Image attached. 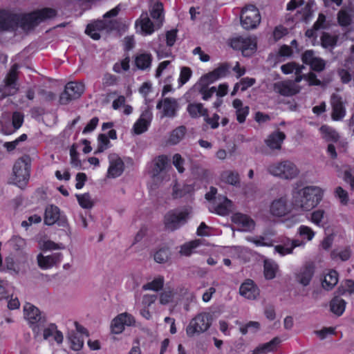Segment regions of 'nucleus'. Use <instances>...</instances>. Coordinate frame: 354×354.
<instances>
[{
	"label": "nucleus",
	"mask_w": 354,
	"mask_h": 354,
	"mask_svg": "<svg viewBox=\"0 0 354 354\" xmlns=\"http://www.w3.org/2000/svg\"><path fill=\"white\" fill-rule=\"evenodd\" d=\"M59 208L54 205L46 207L44 212V223L47 225H53L59 218Z\"/></svg>",
	"instance_id": "obj_20"
},
{
	"label": "nucleus",
	"mask_w": 354,
	"mask_h": 354,
	"mask_svg": "<svg viewBox=\"0 0 354 354\" xmlns=\"http://www.w3.org/2000/svg\"><path fill=\"white\" fill-rule=\"evenodd\" d=\"M337 23L341 27H348L352 24V16L346 10L341 9L337 15Z\"/></svg>",
	"instance_id": "obj_42"
},
{
	"label": "nucleus",
	"mask_w": 354,
	"mask_h": 354,
	"mask_svg": "<svg viewBox=\"0 0 354 354\" xmlns=\"http://www.w3.org/2000/svg\"><path fill=\"white\" fill-rule=\"evenodd\" d=\"M268 172L283 180H292L297 177L299 170L296 165L290 160H286L269 165Z\"/></svg>",
	"instance_id": "obj_5"
},
{
	"label": "nucleus",
	"mask_w": 354,
	"mask_h": 354,
	"mask_svg": "<svg viewBox=\"0 0 354 354\" xmlns=\"http://www.w3.org/2000/svg\"><path fill=\"white\" fill-rule=\"evenodd\" d=\"M135 323L136 320L131 315L127 313H121L113 319L111 325V332L120 334L124 330V326H133Z\"/></svg>",
	"instance_id": "obj_10"
},
{
	"label": "nucleus",
	"mask_w": 354,
	"mask_h": 354,
	"mask_svg": "<svg viewBox=\"0 0 354 354\" xmlns=\"http://www.w3.org/2000/svg\"><path fill=\"white\" fill-rule=\"evenodd\" d=\"M19 68V65L17 63L12 65L10 71H8L6 78H5V84L7 86H10L15 84L18 79V69Z\"/></svg>",
	"instance_id": "obj_43"
},
{
	"label": "nucleus",
	"mask_w": 354,
	"mask_h": 354,
	"mask_svg": "<svg viewBox=\"0 0 354 354\" xmlns=\"http://www.w3.org/2000/svg\"><path fill=\"white\" fill-rule=\"evenodd\" d=\"M286 138L283 132L277 130L270 134L265 142L270 149L280 150Z\"/></svg>",
	"instance_id": "obj_14"
},
{
	"label": "nucleus",
	"mask_w": 354,
	"mask_h": 354,
	"mask_svg": "<svg viewBox=\"0 0 354 354\" xmlns=\"http://www.w3.org/2000/svg\"><path fill=\"white\" fill-rule=\"evenodd\" d=\"M324 191L322 188L308 185L292 192V205L302 211H310L322 201Z\"/></svg>",
	"instance_id": "obj_2"
},
{
	"label": "nucleus",
	"mask_w": 354,
	"mask_h": 354,
	"mask_svg": "<svg viewBox=\"0 0 354 354\" xmlns=\"http://www.w3.org/2000/svg\"><path fill=\"white\" fill-rule=\"evenodd\" d=\"M24 317L28 321L34 333L38 335L46 322V317L34 305L26 303L24 307Z\"/></svg>",
	"instance_id": "obj_7"
},
{
	"label": "nucleus",
	"mask_w": 354,
	"mask_h": 354,
	"mask_svg": "<svg viewBox=\"0 0 354 354\" xmlns=\"http://www.w3.org/2000/svg\"><path fill=\"white\" fill-rule=\"evenodd\" d=\"M332 113L331 118L334 121L343 119L346 115V109L342 97L333 94L331 97Z\"/></svg>",
	"instance_id": "obj_12"
},
{
	"label": "nucleus",
	"mask_w": 354,
	"mask_h": 354,
	"mask_svg": "<svg viewBox=\"0 0 354 354\" xmlns=\"http://www.w3.org/2000/svg\"><path fill=\"white\" fill-rule=\"evenodd\" d=\"M232 221L242 227L244 231H250L255 226L254 221L249 216L240 212L233 215Z\"/></svg>",
	"instance_id": "obj_18"
},
{
	"label": "nucleus",
	"mask_w": 354,
	"mask_h": 354,
	"mask_svg": "<svg viewBox=\"0 0 354 354\" xmlns=\"http://www.w3.org/2000/svg\"><path fill=\"white\" fill-rule=\"evenodd\" d=\"M186 127L185 126H180L174 129L169 134V137L167 142L171 145H175L179 143L186 133Z\"/></svg>",
	"instance_id": "obj_31"
},
{
	"label": "nucleus",
	"mask_w": 354,
	"mask_h": 354,
	"mask_svg": "<svg viewBox=\"0 0 354 354\" xmlns=\"http://www.w3.org/2000/svg\"><path fill=\"white\" fill-rule=\"evenodd\" d=\"M118 78L112 74L106 73L104 75L102 82L104 86H113L117 84Z\"/></svg>",
	"instance_id": "obj_62"
},
{
	"label": "nucleus",
	"mask_w": 354,
	"mask_h": 354,
	"mask_svg": "<svg viewBox=\"0 0 354 354\" xmlns=\"http://www.w3.org/2000/svg\"><path fill=\"white\" fill-rule=\"evenodd\" d=\"M172 162L174 166L176 168L179 173H183L185 168L183 167L185 160L182 158L179 153H175L172 158Z\"/></svg>",
	"instance_id": "obj_56"
},
{
	"label": "nucleus",
	"mask_w": 354,
	"mask_h": 354,
	"mask_svg": "<svg viewBox=\"0 0 354 354\" xmlns=\"http://www.w3.org/2000/svg\"><path fill=\"white\" fill-rule=\"evenodd\" d=\"M187 110L192 118L207 115V110L201 103L189 104Z\"/></svg>",
	"instance_id": "obj_39"
},
{
	"label": "nucleus",
	"mask_w": 354,
	"mask_h": 354,
	"mask_svg": "<svg viewBox=\"0 0 354 354\" xmlns=\"http://www.w3.org/2000/svg\"><path fill=\"white\" fill-rule=\"evenodd\" d=\"M261 22V15L258 8L253 5L245 6L241 11V23L243 28H256Z\"/></svg>",
	"instance_id": "obj_9"
},
{
	"label": "nucleus",
	"mask_w": 354,
	"mask_h": 354,
	"mask_svg": "<svg viewBox=\"0 0 354 354\" xmlns=\"http://www.w3.org/2000/svg\"><path fill=\"white\" fill-rule=\"evenodd\" d=\"M239 293L248 299L254 300L259 297L260 290L253 280L248 279L241 284Z\"/></svg>",
	"instance_id": "obj_11"
},
{
	"label": "nucleus",
	"mask_w": 354,
	"mask_h": 354,
	"mask_svg": "<svg viewBox=\"0 0 354 354\" xmlns=\"http://www.w3.org/2000/svg\"><path fill=\"white\" fill-rule=\"evenodd\" d=\"M304 68V66H301L295 62H288L281 66V72L283 74L288 75L295 73V81L296 82H299L303 79L302 70Z\"/></svg>",
	"instance_id": "obj_17"
},
{
	"label": "nucleus",
	"mask_w": 354,
	"mask_h": 354,
	"mask_svg": "<svg viewBox=\"0 0 354 354\" xmlns=\"http://www.w3.org/2000/svg\"><path fill=\"white\" fill-rule=\"evenodd\" d=\"M38 266L44 270L49 269L54 266L50 256H44L42 254H39L37 257Z\"/></svg>",
	"instance_id": "obj_50"
},
{
	"label": "nucleus",
	"mask_w": 354,
	"mask_h": 354,
	"mask_svg": "<svg viewBox=\"0 0 354 354\" xmlns=\"http://www.w3.org/2000/svg\"><path fill=\"white\" fill-rule=\"evenodd\" d=\"M97 140H98V142H99L98 148H97L98 152L103 151L110 145V141H109V137L106 134L100 133L98 136Z\"/></svg>",
	"instance_id": "obj_57"
},
{
	"label": "nucleus",
	"mask_w": 354,
	"mask_h": 354,
	"mask_svg": "<svg viewBox=\"0 0 354 354\" xmlns=\"http://www.w3.org/2000/svg\"><path fill=\"white\" fill-rule=\"evenodd\" d=\"M192 212V208L190 206L168 211L163 219L165 229L171 232L180 229L187 223Z\"/></svg>",
	"instance_id": "obj_4"
},
{
	"label": "nucleus",
	"mask_w": 354,
	"mask_h": 354,
	"mask_svg": "<svg viewBox=\"0 0 354 354\" xmlns=\"http://www.w3.org/2000/svg\"><path fill=\"white\" fill-rule=\"evenodd\" d=\"M314 30L326 29L328 28V24L326 23V17L324 13H319L318 15L317 19L313 24Z\"/></svg>",
	"instance_id": "obj_55"
},
{
	"label": "nucleus",
	"mask_w": 354,
	"mask_h": 354,
	"mask_svg": "<svg viewBox=\"0 0 354 354\" xmlns=\"http://www.w3.org/2000/svg\"><path fill=\"white\" fill-rule=\"evenodd\" d=\"M192 75V71L190 68L184 66L181 68L180 76L178 78L179 86H182L187 83Z\"/></svg>",
	"instance_id": "obj_52"
},
{
	"label": "nucleus",
	"mask_w": 354,
	"mask_h": 354,
	"mask_svg": "<svg viewBox=\"0 0 354 354\" xmlns=\"http://www.w3.org/2000/svg\"><path fill=\"white\" fill-rule=\"evenodd\" d=\"M192 187L189 185H184L182 187L174 185L173 187L172 197L174 199L180 198L190 194Z\"/></svg>",
	"instance_id": "obj_47"
},
{
	"label": "nucleus",
	"mask_w": 354,
	"mask_h": 354,
	"mask_svg": "<svg viewBox=\"0 0 354 354\" xmlns=\"http://www.w3.org/2000/svg\"><path fill=\"white\" fill-rule=\"evenodd\" d=\"M335 194V196L339 198L342 205H347L349 198L348 192L346 190H344L342 187L339 186L336 187Z\"/></svg>",
	"instance_id": "obj_58"
},
{
	"label": "nucleus",
	"mask_w": 354,
	"mask_h": 354,
	"mask_svg": "<svg viewBox=\"0 0 354 354\" xmlns=\"http://www.w3.org/2000/svg\"><path fill=\"white\" fill-rule=\"evenodd\" d=\"M231 66L227 62L221 64L217 68L212 71L209 72L201 77L198 82L192 87V88H218L227 89L229 86L227 83L220 84L218 87L209 86L220 79L226 77L230 73Z\"/></svg>",
	"instance_id": "obj_3"
},
{
	"label": "nucleus",
	"mask_w": 354,
	"mask_h": 354,
	"mask_svg": "<svg viewBox=\"0 0 354 354\" xmlns=\"http://www.w3.org/2000/svg\"><path fill=\"white\" fill-rule=\"evenodd\" d=\"M346 301L339 296L334 297L330 301V311L337 316H341L345 311Z\"/></svg>",
	"instance_id": "obj_29"
},
{
	"label": "nucleus",
	"mask_w": 354,
	"mask_h": 354,
	"mask_svg": "<svg viewBox=\"0 0 354 354\" xmlns=\"http://www.w3.org/2000/svg\"><path fill=\"white\" fill-rule=\"evenodd\" d=\"M242 46H243V55L245 57L250 56L251 54L254 53L257 50V41L255 39L250 37H241Z\"/></svg>",
	"instance_id": "obj_34"
},
{
	"label": "nucleus",
	"mask_w": 354,
	"mask_h": 354,
	"mask_svg": "<svg viewBox=\"0 0 354 354\" xmlns=\"http://www.w3.org/2000/svg\"><path fill=\"white\" fill-rule=\"evenodd\" d=\"M250 109L248 106L236 111V120L239 123H243L249 114Z\"/></svg>",
	"instance_id": "obj_63"
},
{
	"label": "nucleus",
	"mask_w": 354,
	"mask_h": 354,
	"mask_svg": "<svg viewBox=\"0 0 354 354\" xmlns=\"http://www.w3.org/2000/svg\"><path fill=\"white\" fill-rule=\"evenodd\" d=\"M326 66L325 61L320 58V57H316L313 62L310 64V67L313 71H317V72H321L322 71Z\"/></svg>",
	"instance_id": "obj_59"
},
{
	"label": "nucleus",
	"mask_w": 354,
	"mask_h": 354,
	"mask_svg": "<svg viewBox=\"0 0 354 354\" xmlns=\"http://www.w3.org/2000/svg\"><path fill=\"white\" fill-rule=\"evenodd\" d=\"M288 33L287 28L281 25L277 26L273 30V37L275 41H279Z\"/></svg>",
	"instance_id": "obj_64"
},
{
	"label": "nucleus",
	"mask_w": 354,
	"mask_h": 354,
	"mask_svg": "<svg viewBox=\"0 0 354 354\" xmlns=\"http://www.w3.org/2000/svg\"><path fill=\"white\" fill-rule=\"evenodd\" d=\"M298 232L301 237L306 238L308 241H311L315 236V232L308 226L301 225Z\"/></svg>",
	"instance_id": "obj_53"
},
{
	"label": "nucleus",
	"mask_w": 354,
	"mask_h": 354,
	"mask_svg": "<svg viewBox=\"0 0 354 354\" xmlns=\"http://www.w3.org/2000/svg\"><path fill=\"white\" fill-rule=\"evenodd\" d=\"M339 274L335 270H330L327 274L324 275L322 281V287L327 290H332L338 283Z\"/></svg>",
	"instance_id": "obj_24"
},
{
	"label": "nucleus",
	"mask_w": 354,
	"mask_h": 354,
	"mask_svg": "<svg viewBox=\"0 0 354 354\" xmlns=\"http://www.w3.org/2000/svg\"><path fill=\"white\" fill-rule=\"evenodd\" d=\"M10 248L15 251H21L26 245V241L19 235H14L8 241Z\"/></svg>",
	"instance_id": "obj_45"
},
{
	"label": "nucleus",
	"mask_w": 354,
	"mask_h": 354,
	"mask_svg": "<svg viewBox=\"0 0 354 354\" xmlns=\"http://www.w3.org/2000/svg\"><path fill=\"white\" fill-rule=\"evenodd\" d=\"M212 317L209 313H201L196 315L186 328L187 336L193 337L208 330L212 325Z\"/></svg>",
	"instance_id": "obj_8"
},
{
	"label": "nucleus",
	"mask_w": 354,
	"mask_h": 354,
	"mask_svg": "<svg viewBox=\"0 0 354 354\" xmlns=\"http://www.w3.org/2000/svg\"><path fill=\"white\" fill-rule=\"evenodd\" d=\"M84 90H63L59 95V102L60 104H68L72 100L81 97Z\"/></svg>",
	"instance_id": "obj_25"
},
{
	"label": "nucleus",
	"mask_w": 354,
	"mask_h": 354,
	"mask_svg": "<svg viewBox=\"0 0 354 354\" xmlns=\"http://www.w3.org/2000/svg\"><path fill=\"white\" fill-rule=\"evenodd\" d=\"M153 167L151 170L153 177L158 176L168 165L169 158L166 155H160L154 159Z\"/></svg>",
	"instance_id": "obj_28"
},
{
	"label": "nucleus",
	"mask_w": 354,
	"mask_h": 354,
	"mask_svg": "<svg viewBox=\"0 0 354 354\" xmlns=\"http://www.w3.org/2000/svg\"><path fill=\"white\" fill-rule=\"evenodd\" d=\"M68 340L71 344V349L80 351L84 346V337L75 331L72 330L68 333Z\"/></svg>",
	"instance_id": "obj_35"
},
{
	"label": "nucleus",
	"mask_w": 354,
	"mask_h": 354,
	"mask_svg": "<svg viewBox=\"0 0 354 354\" xmlns=\"http://www.w3.org/2000/svg\"><path fill=\"white\" fill-rule=\"evenodd\" d=\"M342 290L339 288V292L341 294H344L348 292L349 294L354 292V281L352 279H346L342 285Z\"/></svg>",
	"instance_id": "obj_60"
},
{
	"label": "nucleus",
	"mask_w": 354,
	"mask_h": 354,
	"mask_svg": "<svg viewBox=\"0 0 354 354\" xmlns=\"http://www.w3.org/2000/svg\"><path fill=\"white\" fill-rule=\"evenodd\" d=\"M31 168V158L28 155L23 156L18 158L13 166V174L15 176V184L24 188L28 184Z\"/></svg>",
	"instance_id": "obj_6"
},
{
	"label": "nucleus",
	"mask_w": 354,
	"mask_h": 354,
	"mask_svg": "<svg viewBox=\"0 0 354 354\" xmlns=\"http://www.w3.org/2000/svg\"><path fill=\"white\" fill-rule=\"evenodd\" d=\"M178 30L176 29H171L166 32V44L169 47H172L177 39Z\"/></svg>",
	"instance_id": "obj_61"
},
{
	"label": "nucleus",
	"mask_w": 354,
	"mask_h": 354,
	"mask_svg": "<svg viewBox=\"0 0 354 354\" xmlns=\"http://www.w3.org/2000/svg\"><path fill=\"white\" fill-rule=\"evenodd\" d=\"M351 256V249L350 246H346L340 251L333 250L330 252V257L333 260L340 259L342 261H348Z\"/></svg>",
	"instance_id": "obj_40"
},
{
	"label": "nucleus",
	"mask_w": 354,
	"mask_h": 354,
	"mask_svg": "<svg viewBox=\"0 0 354 354\" xmlns=\"http://www.w3.org/2000/svg\"><path fill=\"white\" fill-rule=\"evenodd\" d=\"M138 26L140 27V30L145 35H150L154 32V25L147 14L145 17L142 15L141 17L136 21V26L138 27Z\"/></svg>",
	"instance_id": "obj_23"
},
{
	"label": "nucleus",
	"mask_w": 354,
	"mask_h": 354,
	"mask_svg": "<svg viewBox=\"0 0 354 354\" xmlns=\"http://www.w3.org/2000/svg\"><path fill=\"white\" fill-rule=\"evenodd\" d=\"M57 11L50 8L36 10L28 13H15L6 9H0V32H15L19 28L30 30L41 22L55 17Z\"/></svg>",
	"instance_id": "obj_1"
},
{
	"label": "nucleus",
	"mask_w": 354,
	"mask_h": 354,
	"mask_svg": "<svg viewBox=\"0 0 354 354\" xmlns=\"http://www.w3.org/2000/svg\"><path fill=\"white\" fill-rule=\"evenodd\" d=\"M278 266L273 261L265 260L263 263V274L266 279L271 280L276 277Z\"/></svg>",
	"instance_id": "obj_36"
},
{
	"label": "nucleus",
	"mask_w": 354,
	"mask_h": 354,
	"mask_svg": "<svg viewBox=\"0 0 354 354\" xmlns=\"http://www.w3.org/2000/svg\"><path fill=\"white\" fill-rule=\"evenodd\" d=\"M76 198L79 205L84 209H91L93 205L88 193L76 194Z\"/></svg>",
	"instance_id": "obj_49"
},
{
	"label": "nucleus",
	"mask_w": 354,
	"mask_h": 354,
	"mask_svg": "<svg viewBox=\"0 0 354 354\" xmlns=\"http://www.w3.org/2000/svg\"><path fill=\"white\" fill-rule=\"evenodd\" d=\"M163 4L161 2H156L150 10V15L153 19L162 21L163 19Z\"/></svg>",
	"instance_id": "obj_48"
},
{
	"label": "nucleus",
	"mask_w": 354,
	"mask_h": 354,
	"mask_svg": "<svg viewBox=\"0 0 354 354\" xmlns=\"http://www.w3.org/2000/svg\"><path fill=\"white\" fill-rule=\"evenodd\" d=\"M106 25L103 20H97L86 26L85 32L92 39L97 40L100 38L99 31L105 29Z\"/></svg>",
	"instance_id": "obj_19"
},
{
	"label": "nucleus",
	"mask_w": 354,
	"mask_h": 354,
	"mask_svg": "<svg viewBox=\"0 0 354 354\" xmlns=\"http://www.w3.org/2000/svg\"><path fill=\"white\" fill-rule=\"evenodd\" d=\"M151 114L149 112L142 113L138 120L133 124V131L137 135H140L148 130L151 124Z\"/></svg>",
	"instance_id": "obj_15"
},
{
	"label": "nucleus",
	"mask_w": 354,
	"mask_h": 354,
	"mask_svg": "<svg viewBox=\"0 0 354 354\" xmlns=\"http://www.w3.org/2000/svg\"><path fill=\"white\" fill-rule=\"evenodd\" d=\"M164 283V277L160 275L154 278L151 282H148L144 284L142 289L144 290L158 291L163 288Z\"/></svg>",
	"instance_id": "obj_41"
},
{
	"label": "nucleus",
	"mask_w": 354,
	"mask_h": 354,
	"mask_svg": "<svg viewBox=\"0 0 354 354\" xmlns=\"http://www.w3.org/2000/svg\"><path fill=\"white\" fill-rule=\"evenodd\" d=\"M24 121V115L22 113L19 111H15L12 115V124L14 128L12 130L11 127H3L2 132L5 135H11L15 131L19 129L23 124Z\"/></svg>",
	"instance_id": "obj_21"
},
{
	"label": "nucleus",
	"mask_w": 354,
	"mask_h": 354,
	"mask_svg": "<svg viewBox=\"0 0 354 354\" xmlns=\"http://www.w3.org/2000/svg\"><path fill=\"white\" fill-rule=\"evenodd\" d=\"M129 63L130 58L129 56H127L123 59L120 61V62H116L113 67V69L115 72L120 73L122 71H127L129 69Z\"/></svg>",
	"instance_id": "obj_51"
},
{
	"label": "nucleus",
	"mask_w": 354,
	"mask_h": 354,
	"mask_svg": "<svg viewBox=\"0 0 354 354\" xmlns=\"http://www.w3.org/2000/svg\"><path fill=\"white\" fill-rule=\"evenodd\" d=\"M270 212L276 216H283L287 212L286 200L283 198L274 200L270 205Z\"/></svg>",
	"instance_id": "obj_27"
},
{
	"label": "nucleus",
	"mask_w": 354,
	"mask_h": 354,
	"mask_svg": "<svg viewBox=\"0 0 354 354\" xmlns=\"http://www.w3.org/2000/svg\"><path fill=\"white\" fill-rule=\"evenodd\" d=\"M323 139L327 142H337L339 140V133L332 127L324 124L319 128Z\"/></svg>",
	"instance_id": "obj_30"
},
{
	"label": "nucleus",
	"mask_w": 354,
	"mask_h": 354,
	"mask_svg": "<svg viewBox=\"0 0 354 354\" xmlns=\"http://www.w3.org/2000/svg\"><path fill=\"white\" fill-rule=\"evenodd\" d=\"M314 273V264L313 263H308L301 268L299 272L297 274V279L301 285L306 286L310 283Z\"/></svg>",
	"instance_id": "obj_13"
},
{
	"label": "nucleus",
	"mask_w": 354,
	"mask_h": 354,
	"mask_svg": "<svg viewBox=\"0 0 354 354\" xmlns=\"http://www.w3.org/2000/svg\"><path fill=\"white\" fill-rule=\"evenodd\" d=\"M221 179L225 183L234 186H238L240 184V176L236 171H225L221 174Z\"/></svg>",
	"instance_id": "obj_38"
},
{
	"label": "nucleus",
	"mask_w": 354,
	"mask_h": 354,
	"mask_svg": "<svg viewBox=\"0 0 354 354\" xmlns=\"http://www.w3.org/2000/svg\"><path fill=\"white\" fill-rule=\"evenodd\" d=\"M255 83V79L252 77H243L241 79L240 82L238 83H236L234 86V89L238 88H248L249 87L252 86Z\"/></svg>",
	"instance_id": "obj_54"
},
{
	"label": "nucleus",
	"mask_w": 354,
	"mask_h": 354,
	"mask_svg": "<svg viewBox=\"0 0 354 354\" xmlns=\"http://www.w3.org/2000/svg\"><path fill=\"white\" fill-rule=\"evenodd\" d=\"M162 107V116L174 117L176 112V102L175 100L166 98L162 104L158 102L156 105L157 109Z\"/></svg>",
	"instance_id": "obj_26"
},
{
	"label": "nucleus",
	"mask_w": 354,
	"mask_h": 354,
	"mask_svg": "<svg viewBox=\"0 0 354 354\" xmlns=\"http://www.w3.org/2000/svg\"><path fill=\"white\" fill-rule=\"evenodd\" d=\"M124 169V164L121 158H118L110 162L108 169L107 176L109 178H117L122 175Z\"/></svg>",
	"instance_id": "obj_22"
},
{
	"label": "nucleus",
	"mask_w": 354,
	"mask_h": 354,
	"mask_svg": "<svg viewBox=\"0 0 354 354\" xmlns=\"http://www.w3.org/2000/svg\"><path fill=\"white\" fill-rule=\"evenodd\" d=\"M232 203L226 196H222V201L215 205L214 212L220 216H227L230 212Z\"/></svg>",
	"instance_id": "obj_33"
},
{
	"label": "nucleus",
	"mask_w": 354,
	"mask_h": 354,
	"mask_svg": "<svg viewBox=\"0 0 354 354\" xmlns=\"http://www.w3.org/2000/svg\"><path fill=\"white\" fill-rule=\"evenodd\" d=\"M201 240L195 239L187 242L180 246V254L183 256L189 257L194 250L201 245Z\"/></svg>",
	"instance_id": "obj_37"
},
{
	"label": "nucleus",
	"mask_w": 354,
	"mask_h": 354,
	"mask_svg": "<svg viewBox=\"0 0 354 354\" xmlns=\"http://www.w3.org/2000/svg\"><path fill=\"white\" fill-rule=\"evenodd\" d=\"M280 343V339L279 337H274L270 342L263 344L262 345L259 346L256 348V351L259 353H264V352H270L275 350L278 346V344Z\"/></svg>",
	"instance_id": "obj_46"
},
{
	"label": "nucleus",
	"mask_w": 354,
	"mask_h": 354,
	"mask_svg": "<svg viewBox=\"0 0 354 354\" xmlns=\"http://www.w3.org/2000/svg\"><path fill=\"white\" fill-rule=\"evenodd\" d=\"M246 240L254 243L257 247H271L272 246V241L263 236H248Z\"/></svg>",
	"instance_id": "obj_44"
},
{
	"label": "nucleus",
	"mask_w": 354,
	"mask_h": 354,
	"mask_svg": "<svg viewBox=\"0 0 354 354\" xmlns=\"http://www.w3.org/2000/svg\"><path fill=\"white\" fill-rule=\"evenodd\" d=\"M152 61L151 53H143L135 55L133 63L137 69L147 71L151 68Z\"/></svg>",
	"instance_id": "obj_16"
},
{
	"label": "nucleus",
	"mask_w": 354,
	"mask_h": 354,
	"mask_svg": "<svg viewBox=\"0 0 354 354\" xmlns=\"http://www.w3.org/2000/svg\"><path fill=\"white\" fill-rule=\"evenodd\" d=\"M339 35H332L327 32H323L321 37V45L324 48H334L338 42Z\"/></svg>",
	"instance_id": "obj_32"
}]
</instances>
